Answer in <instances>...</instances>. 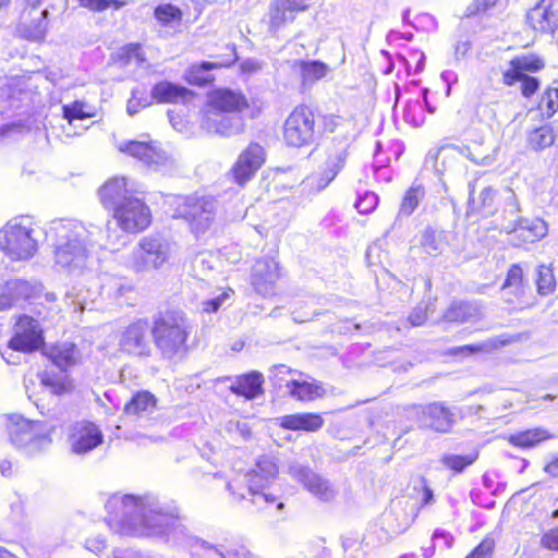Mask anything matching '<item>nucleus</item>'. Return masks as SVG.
<instances>
[{"label": "nucleus", "instance_id": "nucleus-3", "mask_svg": "<svg viewBox=\"0 0 558 558\" xmlns=\"http://www.w3.org/2000/svg\"><path fill=\"white\" fill-rule=\"evenodd\" d=\"M279 472L275 459L260 457L254 469L227 481L226 487L235 501H248L260 512L281 513L286 507L279 497L268 492Z\"/></svg>", "mask_w": 558, "mask_h": 558}, {"label": "nucleus", "instance_id": "nucleus-34", "mask_svg": "<svg viewBox=\"0 0 558 558\" xmlns=\"http://www.w3.org/2000/svg\"><path fill=\"white\" fill-rule=\"evenodd\" d=\"M154 17L161 27L177 29L182 23L183 12L172 3H161L155 8Z\"/></svg>", "mask_w": 558, "mask_h": 558}, {"label": "nucleus", "instance_id": "nucleus-12", "mask_svg": "<svg viewBox=\"0 0 558 558\" xmlns=\"http://www.w3.org/2000/svg\"><path fill=\"white\" fill-rule=\"evenodd\" d=\"M422 424L437 433H448L456 423L458 413L477 414L482 410V405L466 407L458 409L457 407H448L444 402H432L425 407H421Z\"/></svg>", "mask_w": 558, "mask_h": 558}, {"label": "nucleus", "instance_id": "nucleus-50", "mask_svg": "<svg viewBox=\"0 0 558 558\" xmlns=\"http://www.w3.org/2000/svg\"><path fill=\"white\" fill-rule=\"evenodd\" d=\"M537 292L541 295H548L554 292L556 280L553 269L549 266L541 265L536 277Z\"/></svg>", "mask_w": 558, "mask_h": 558}, {"label": "nucleus", "instance_id": "nucleus-1", "mask_svg": "<svg viewBox=\"0 0 558 558\" xmlns=\"http://www.w3.org/2000/svg\"><path fill=\"white\" fill-rule=\"evenodd\" d=\"M105 507L108 525L122 535L159 538L171 546L214 549L221 558H241L246 554L243 546L211 545L190 534L177 505L161 501L153 494H113Z\"/></svg>", "mask_w": 558, "mask_h": 558}, {"label": "nucleus", "instance_id": "nucleus-28", "mask_svg": "<svg viewBox=\"0 0 558 558\" xmlns=\"http://www.w3.org/2000/svg\"><path fill=\"white\" fill-rule=\"evenodd\" d=\"M156 408V397L147 390H142L134 393L131 400L125 403L124 413L136 417H145L153 414Z\"/></svg>", "mask_w": 558, "mask_h": 558}, {"label": "nucleus", "instance_id": "nucleus-21", "mask_svg": "<svg viewBox=\"0 0 558 558\" xmlns=\"http://www.w3.org/2000/svg\"><path fill=\"white\" fill-rule=\"evenodd\" d=\"M279 277V264L276 258L262 257L253 265L251 282L258 294L270 296L275 294L276 283Z\"/></svg>", "mask_w": 558, "mask_h": 558}, {"label": "nucleus", "instance_id": "nucleus-46", "mask_svg": "<svg viewBox=\"0 0 558 558\" xmlns=\"http://www.w3.org/2000/svg\"><path fill=\"white\" fill-rule=\"evenodd\" d=\"M477 459V453H469L465 456L445 453L440 458V463L456 473H461L465 468L473 464Z\"/></svg>", "mask_w": 558, "mask_h": 558}, {"label": "nucleus", "instance_id": "nucleus-44", "mask_svg": "<svg viewBox=\"0 0 558 558\" xmlns=\"http://www.w3.org/2000/svg\"><path fill=\"white\" fill-rule=\"evenodd\" d=\"M153 101H155L153 90L148 93L146 87L137 86L132 89L131 98L128 100L126 111L130 116H134L141 109L149 107Z\"/></svg>", "mask_w": 558, "mask_h": 558}, {"label": "nucleus", "instance_id": "nucleus-26", "mask_svg": "<svg viewBox=\"0 0 558 558\" xmlns=\"http://www.w3.org/2000/svg\"><path fill=\"white\" fill-rule=\"evenodd\" d=\"M134 291L132 280L114 275H102L100 278V295L108 300L126 298Z\"/></svg>", "mask_w": 558, "mask_h": 558}, {"label": "nucleus", "instance_id": "nucleus-62", "mask_svg": "<svg viewBox=\"0 0 558 558\" xmlns=\"http://www.w3.org/2000/svg\"><path fill=\"white\" fill-rule=\"evenodd\" d=\"M427 318V306L418 305L409 315V322L412 326H422Z\"/></svg>", "mask_w": 558, "mask_h": 558}, {"label": "nucleus", "instance_id": "nucleus-4", "mask_svg": "<svg viewBox=\"0 0 558 558\" xmlns=\"http://www.w3.org/2000/svg\"><path fill=\"white\" fill-rule=\"evenodd\" d=\"M98 194L102 206L124 233L142 232L149 227L150 208L129 189L124 177L109 179Z\"/></svg>", "mask_w": 558, "mask_h": 558}, {"label": "nucleus", "instance_id": "nucleus-17", "mask_svg": "<svg viewBox=\"0 0 558 558\" xmlns=\"http://www.w3.org/2000/svg\"><path fill=\"white\" fill-rule=\"evenodd\" d=\"M266 160V151L258 143H250L241 151L230 172L235 183L244 185L262 168Z\"/></svg>", "mask_w": 558, "mask_h": 558}, {"label": "nucleus", "instance_id": "nucleus-7", "mask_svg": "<svg viewBox=\"0 0 558 558\" xmlns=\"http://www.w3.org/2000/svg\"><path fill=\"white\" fill-rule=\"evenodd\" d=\"M54 426L46 421L27 420L19 414L9 416L8 435L12 446L27 457L46 452L52 444Z\"/></svg>", "mask_w": 558, "mask_h": 558}, {"label": "nucleus", "instance_id": "nucleus-45", "mask_svg": "<svg viewBox=\"0 0 558 558\" xmlns=\"http://www.w3.org/2000/svg\"><path fill=\"white\" fill-rule=\"evenodd\" d=\"M439 153L446 157H456L457 155H460L475 163H485L489 158L487 154L477 149L472 150L469 146L448 145L442 147Z\"/></svg>", "mask_w": 558, "mask_h": 558}, {"label": "nucleus", "instance_id": "nucleus-51", "mask_svg": "<svg viewBox=\"0 0 558 558\" xmlns=\"http://www.w3.org/2000/svg\"><path fill=\"white\" fill-rule=\"evenodd\" d=\"M421 245L428 255H438L445 247V242L440 233L433 229H426L421 239Z\"/></svg>", "mask_w": 558, "mask_h": 558}, {"label": "nucleus", "instance_id": "nucleus-29", "mask_svg": "<svg viewBox=\"0 0 558 558\" xmlns=\"http://www.w3.org/2000/svg\"><path fill=\"white\" fill-rule=\"evenodd\" d=\"M264 377L258 372H251L248 374L236 377L234 383L230 386L233 393L245 397L251 400L262 393V385Z\"/></svg>", "mask_w": 558, "mask_h": 558}, {"label": "nucleus", "instance_id": "nucleus-9", "mask_svg": "<svg viewBox=\"0 0 558 558\" xmlns=\"http://www.w3.org/2000/svg\"><path fill=\"white\" fill-rule=\"evenodd\" d=\"M173 217L189 221L191 230L196 234H204L214 226L219 205L214 197L208 196H173Z\"/></svg>", "mask_w": 558, "mask_h": 558}, {"label": "nucleus", "instance_id": "nucleus-38", "mask_svg": "<svg viewBox=\"0 0 558 558\" xmlns=\"http://www.w3.org/2000/svg\"><path fill=\"white\" fill-rule=\"evenodd\" d=\"M527 22L533 29L542 33H553L557 27L556 23H551L549 12L541 1L527 13Z\"/></svg>", "mask_w": 558, "mask_h": 558}, {"label": "nucleus", "instance_id": "nucleus-14", "mask_svg": "<svg viewBox=\"0 0 558 558\" xmlns=\"http://www.w3.org/2000/svg\"><path fill=\"white\" fill-rule=\"evenodd\" d=\"M288 472L294 481L301 483L316 499L328 502L336 498L337 489L330 481L315 473L307 465L294 462L289 465Z\"/></svg>", "mask_w": 558, "mask_h": 558}, {"label": "nucleus", "instance_id": "nucleus-22", "mask_svg": "<svg viewBox=\"0 0 558 558\" xmlns=\"http://www.w3.org/2000/svg\"><path fill=\"white\" fill-rule=\"evenodd\" d=\"M347 154L344 149L328 156L325 167L307 177L303 181L304 190L310 193H319L325 190L344 167Z\"/></svg>", "mask_w": 558, "mask_h": 558}, {"label": "nucleus", "instance_id": "nucleus-36", "mask_svg": "<svg viewBox=\"0 0 558 558\" xmlns=\"http://www.w3.org/2000/svg\"><path fill=\"white\" fill-rule=\"evenodd\" d=\"M12 289L17 304L22 301H33L44 293V286L37 280L12 279Z\"/></svg>", "mask_w": 558, "mask_h": 558}, {"label": "nucleus", "instance_id": "nucleus-27", "mask_svg": "<svg viewBox=\"0 0 558 558\" xmlns=\"http://www.w3.org/2000/svg\"><path fill=\"white\" fill-rule=\"evenodd\" d=\"M280 426L291 430L317 432L324 426V418L316 413H296L280 417Z\"/></svg>", "mask_w": 558, "mask_h": 558}, {"label": "nucleus", "instance_id": "nucleus-8", "mask_svg": "<svg viewBox=\"0 0 558 558\" xmlns=\"http://www.w3.org/2000/svg\"><path fill=\"white\" fill-rule=\"evenodd\" d=\"M173 244L160 234L143 236L129 254L125 266L142 275L161 269L171 258Z\"/></svg>", "mask_w": 558, "mask_h": 558}, {"label": "nucleus", "instance_id": "nucleus-24", "mask_svg": "<svg viewBox=\"0 0 558 558\" xmlns=\"http://www.w3.org/2000/svg\"><path fill=\"white\" fill-rule=\"evenodd\" d=\"M502 228L507 233H514L518 239L530 243L543 239L548 232L547 223L539 218H519Z\"/></svg>", "mask_w": 558, "mask_h": 558}, {"label": "nucleus", "instance_id": "nucleus-47", "mask_svg": "<svg viewBox=\"0 0 558 558\" xmlns=\"http://www.w3.org/2000/svg\"><path fill=\"white\" fill-rule=\"evenodd\" d=\"M496 191L492 187H485L481 191L478 199L473 194L470 196L473 209L481 211L484 216L493 215L495 211Z\"/></svg>", "mask_w": 558, "mask_h": 558}, {"label": "nucleus", "instance_id": "nucleus-18", "mask_svg": "<svg viewBox=\"0 0 558 558\" xmlns=\"http://www.w3.org/2000/svg\"><path fill=\"white\" fill-rule=\"evenodd\" d=\"M118 148L151 167L158 168L172 163L171 156L156 142L128 141L120 143Z\"/></svg>", "mask_w": 558, "mask_h": 558}, {"label": "nucleus", "instance_id": "nucleus-10", "mask_svg": "<svg viewBox=\"0 0 558 558\" xmlns=\"http://www.w3.org/2000/svg\"><path fill=\"white\" fill-rule=\"evenodd\" d=\"M545 68V60L535 53H523L512 58L501 70V81L506 86L521 83V94L525 98L532 97L539 88V80L531 74Z\"/></svg>", "mask_w": 558, "mask_h": 558}, {"label": "nucleus", "instance_id": "nucleus-57", "mask_svg": "<svg viewBox=\"0 0 558 558\" xmlns=\"http://www.w3.org/2000/svg\"><path fill=\"white\" fill-rule=\"evenodd\" d=\"M378 196L374 192H365L355 202V208L360 214H369L378 205Z\"/></svg>", "mask_w": 558, "mask_h": 558}, {"label": "nucleus", "instance_id": "nucleus-48", "mask_svg": "<svg viewBox=\"0 0 558 558\" xmlns=\"http://www.w3.org/2000/svg\"><path fill=\"white\" fill-rule=\"evenodd\" d=\"M63 117L71 124L74 120H84L94 117L93 108L81 100H75L71 104L63 105Z\"/></svg>", "mask_w": 558, "mask_h": 558}, {"label": "nucleus", "instance_id": "nucleus-15", "mask_svg": "<svg viewBox=\"0 0 558 558\" xmlns=\"http://www.w3.org/2000/svg\"><path fill=\"white\" fill-rule=\"evenodd\" d=\"M44 343V330L39 322L32 316H19L9 341V348L14 351L29 353L38 350Z\"/></svg>", "mask_w": 558, "mask_h": 558}, {"label": "nucleus", "instance_id": "nucleus-59", "mask_svg": "<svg viewBox=\"0 0 558 558\" xmlns=\"http://www.w3.org/2000/svg\"><path fill=\"white\" fill-rule=\"evenodd\" d=\"M495 547L492 537H485L465 558H490Z\"/></svg>", "mask_w": 558, "mask_h": 558}, {"label": "nucleus", "instance_id": "nucleus-55", "mask_svg": "<svg viewBox=\"0 0 558 558\" xmlns=\"http://www.w3.org/2000/svg\"><path fill=\"white\" fill-rule=\"evenodd\" d=\"M40 385L52 395H61L65 390L64 383L60 376L41 372L37 375Z\"/></svg>", "mask_w": 558, "mask_h": 558}, {"label": "nucleus", "instance_id": "nucleus-6", "mask_svg": "<svg viewBox=\"0 0 558 558\" xmlns=\"http://www.w3.org/2000/svg\"><path fill=\"white\" fill-rule=\"evenodd\" d=\"M192 325L182 311H167L154 319L151 336L163 359L172 360L187 352Z\"/></svg>", "mask_w": 558, "mask_h": 558}, {"label": "nucleus", "instance_id": "nucleus-58", "mask_svg": "<svg viewBox=\"0 0 558 558\" xmlns=\"http://www.w3.org/2000/svg\"><path fill=\"white\" fill-rule=\"evenodd\" d=\"M17 305L11 280L0 284V311H7Z\"/></svg>", "mask_w": 558, "mask_h": 558}, {"label": "nucleus", "instance_id": "nucleus-53", "mask_svg": "<svg viewBox=\"0 0 558 558\" xmlns=\"http://www.w3.org/2000/svg\"><path fill=\"white\" fill-rule=\"evenodd\" d=\"M558 109V87L549 86L543 93L538 102L542 116L550 118Z\"/></svg>", "mask_w": 558, "mask_h": 558}, {"label": "nucleus", "instance_id": "nucleus-30", "mask_svg": "<svg viewBox=\"0 0 558 558\" xmlns=\"http://www.w3.org/2000/svg\"><path fill=\"white\" fill-rule=\"evenodd\" d=\"M153 98L157 102H178L185 100L192 93L187 88L178 84L162 81L155 84L151 88Z\"/></svg>", "mask_w": 558, "mask_h": 558}, {"label": "nucleus", "instance_id": "nucleus-56", "mask_svg": "<svg viewBox=\"0 0 558 558\" xmlns=\"http://www.w3.org/2000/svg\"><path fill=\"white\" fill-rule=\"evenodd\" d=\"M233 291L231 289L222 290L217 296L202 302V311L205 313L217 312L228 300Z\"/></svg>", "mask_w": 558, "mask_h": 558}, {"label": "nucleus", "instance_id": "nucleus-13", "mask_svg": "<svg viewBox=\"0 0 558 558\" xmlns=\"http://www.w3.org/2000/svg\"><path fill=\"white\" fill-rule=\"evenodd\" d=\"M150 335L151 327L148 320L137 319L120 332L119 349L128 355L147 357L151 353Z\"/></svg>", "mask_w": 558, "mask_h": 558}, {"label": "nucleus", "instance_id": "nucleus-42", "mask_svg": "<svg viewBox=\"0 0 558 558\" xmlns=\"http://www.w3.org/2000/svg\"><path fill=\"white\" fill-rule=\"evenodd\" d=\"M501 293L507 303L512 304L519 308H524L532 305L530 298L531 291L526 283L513 286L511 289L501 288Z\"/></svg>", "mask_w": 558, "mask_h": 558}, {"label": "nucleus", "instance_id": "nucleus-19", "mask_svg": "<svg viewBox=\"0 0 558 558\" xmlns=\"http://www.w3.org/2000/svg\"><path fill=\"white\" fill-rule=\"evenodd\" d=\"M201 125L208 133L230 137L244 131V119L238 113L204 110Z\"/></svg>", "mask_w": 558, "mask_h": 558}, {"label": "nucleus", "instance_id": "nucleus-49", "mask_svg": "<svg viewBox=\"0 0 558 558\" xmlns=\"http://www.w3.org/2000/svg\"><path fill=\"white\" fill-rule=\"evenodd\" d=\"M529 145L535 149L541 150L546 147H549L554 144L555 137L553 131L549 126H541L533 130L529 134Z\"/></svg>", "mask_w": 558, "mask_h": 558}, {"label": "nucleus", "instance_id": "nucleus-61", "mask_svg": "<svg viewBox=\"0 0 558 558\" xmlns=\"http://www.w3.org/2000/svg\"><path fill=\"white\" fill-rule=\"evenodd\" d=\"M495 347L493 341L483 342L480 344H466L454 349V353L474 354L478 352L489 351Z\"/></svg>", "mask_w": 558, "mask_h": 558}, {"label": "nucleus", "instance_id": "nucleus-60", "mask_svg": "<svg viewBox=\"0 0 558 558\" xmlns=\"http://www.w3.org/2000/svg\"><path fill=\"white\" fill-rule=\"evenodd\" d=\"M520 284H525L523 270L519 265H512L508 270L507 278L501 288L511 289V287Z\"/></svg>", "mask_w": 558, "mask_h": 558}, {"label": "nucleus", "instance_id": "nucleus-35", "mask_svg": "<svg viewBox=\"0 0 558 558\" xmlns=\"http://www.w3.org/2000/svg\"><path fill=\"white\" fill-rule=\"evenodd\" d=\"M49 357L61 369L74 365L80 359V351L73 343H61L51 348Z\"/></svg>", "mask_w": 558, "mask_h": 558}, {"label": "nucleus", "instance_id": "nucleus-23", "mask_svg": "<svg viewBox=\"0 0 558 558\" xmlns=\"http://www.w3.org/2000/svg\"><path fill=\"white\" fill-rule=\"evenodd\" d=\"M307 0H275L269 10V31L276 34L295 19V13L307 9Z\"/></svg>", "mask_w": 558, "mask_h": 558}, {"label": "nucleus", "instance_id": "nucleus-33", "mask_svg": "<svg viewBox=\"0 0 558 558\" xmlns=\"http://www.w3.org/2000/svg\"><path fill=\"white\" fill-rule=\"evenodd\" d=\"M299 72L304 86L313 85L329 73V65L318 60H302L298 62Z\"/></svg>", "mask_w": 558, "mask_h": 558}, {"label": "nucleus", "instance_id": "nucleus-64", "mask_svg": "<svg viewBox=\"0 0 558 558\" xmlns=\"http://www.w3.org/2000/svg\"><path fill=\"white\" fill-rule=\"evenodd\" d=\"M85 546L89 551L100 554L105 550L107 544L106 539L102 536L98 535L86 539Z\"/></svg>", "mask_w": 558, "mask_h": 558}, {"label": "nucleus", "instance_id": "nucleus-40", "mask_svg": "<svg viewBox=\"0 0 558 558\" xmlns=\"http://www.w3.org/2000/svg\"><path fill=\"white\" fill-rule=\"evenodd\" d=\"M548 438H550V435L547 430L534 428L511 435L510 442L517 447L532 448Z\"/></svg>", "mask_w": 558, "mask_h": 558}, {"label": "nucleus", "instance_id": "nucleus-11", "mask_svg": "<svg viewBox=\"0 0 558 558\" xmlns=\"http://www.w3.org/2000/svg\"><path fill=\"white\" fill-rule=\"evenodd\" d=\"M319 130L314 111L307 106L295 107L283 124V141L290 147L301 148L316 142Z\"/></svg>", "mask_w": 558, "mask_h": 558}, {"label": "nucleus", "instance_id": "nucleus-25", "mask_svg": "<svg viewBox=\"0 0 558 558\" xmlns=\"http://www.w3.org/2000/svg\"><path fill=\"white\" fill-rule=\"evenodd\" d=\"M247 106L246 98L241 93L221 89L211 95L205 110L240 114Z\"/></svg>", "mask_w": 558, "mask_h": 558}, {"label": "nucleus", "instance_id": "nucleus-31", "mask_svg": "<svg viewBox=\"0 0 558 558\" xmlns=\"http://www.w3.org/2000/svg\"><path fill=\"white\" fill-rule=\"evenodd\" d=\"M442 317L452 323L475 320L481 317V308L475 302H453Z\"/></svg>", "mask_w": 558, "mask_h": 558}, {"label": "nucleus", "instance_id": "nucleus-2", "mask_svg": "<svg viewBox=\"0 0 558 558\" xmlns=\"http://www.w3.org/2000/svg\"><path fill=\"white\" fill-rule=\"evenodd\" d=\"M44 234L52 250L54 269L71 277H82L93 270V252L96 246L116 250L125 243V236L109 226L102 243L99 227L87 226L75 219L53 220L44 230Z\"/></svg>", "mask_w": 558, "mask_h": 558}, {"label": "nucleus", "instance_id": "nucleus-32", "mask_svg": "<svg viewBox=\"0 0 558 558\" xmlns=\"http://www.w3.org/2000/svg\"><path fill=\"white\" fill-rule=\"evenodd\" d=\"M231 62L228 63H218V62H208L202 61L199 63H195L189 68L185 73V80L196 86H205L214 81V75L211 74V70L218 69L221 66H229Z\"/></svg>", "mask_w": 558, "mask_h": 558}, {"label": "nucleus", "instance_id": "nucleus-43", "mask_svg": "<svg viewBox=\"0 0 558 558\" xmlns=\"http://www.w3.org/2000/svg\"><path fill=\"white\" fill-rule=\"evenodd\" d=\"M118 60L123 65L134 64L138 68H146L147 61L138 44H129L117 52Z\"/></svg>", "mask_w": 558, "mask_h": 558}, {"label": "nucleus", "instance_id": "nucleus-63", "mask_svg": "<svg viewBox=\"0 0 558 558\" xmlns=\"http://www.w3.org/2000/svg\"><path fill=\"white\" fill-rule=\"evenodd\" d=\"M542 545L550 550H558V529H553L542 536Z\"/></svg>", "mask_w": 558, "mask_h": 558}, {"label": "nucleus", "instance_id": "nucleus-54", "mask_svg": "<svg viewBox=\"0 0 558 558\" xmlns=\"http://www.w3.org/2000/svg\"><path fill=\"white\" fill-rule=\"evenodd\" d=\"M225 430L234 440H247L252 436L251 426L246 421L230 420L226 423Z\"/></svg>", "mask_w": 558, "mask_h": 558}, {"label": "nucleus", "instance_id": "nucleus-20", "mask_svg": "<svg viewBox=\"0 0 558 558\" xmlns=\"http://www.w3.org/2000/svg\"><path fill=\"white\" fill-rule=\"evenodd\" d=\"M420 512L418 502L410 497L396 499L391 502L389 512L385 514L387 527L395 534L405 532Z\"/></svg>", "mask_w": 558, "mask_h": 558}, {"label": "nucleus", "instance_id": "nucleus-37", "mask_svg": "<svg viewBox=\"0 0 558 558\" xmlns=\"http://www.w3.org/2000/svg\"><path fill=\"white\" fill-rule=\"evenodd\" d=\"M289 393L300 401H311L324 393V389L305 380H291L287 384Z\"/></svg>", "mask_w": 558, "mask_h": 558}, {"label": "nucleus", "instance_id": "nucleus-41", "mask_svg": "<svg viewBox=\"0 0 558 558\" xmlns=\"http://www.w3.org/2000/svg\"><path fill=\"white\" fill-rule=\"evenodd\" d=\"M48 10H43L31 23L23 25L22 33L24 37L34 41L43 40L48 31Z\"/></svg>", "mask_w": 558, "mask_h": 558}, {"label": "nucleus", "instance_id": "nucleus-39", "mask_svg": "<svg viewBox=\"0 0 558 558\" xmlns=\"http://www.w3.org/2000/svg\"><path fill=\"white\" fill-rule=\"evenodd\" d=\"M424 197V186L416 183L412 184L404 193L398 215L409 217L417 208V206L420 205Z\"/></svg>", "mask_w": 558, "mask_h": 558}, {"label": "nucleus", "instance_id": "nucleus-52", "mask_svg": "<svg viewBox=\"0 0 558 558\" xmlns=\"http://www.w3.org/2000/svg\"><path fill=\"white\" fill-rule=\"evenodd\" d=\"M403 120L414 126H421L425 121L422 102L418 99L407 101L403 108Z\"/></svg>", "mask_w": 558, "mask_h": 558}, {"label": "nucleus", "instance_id": "nucleus-5", "mask_svg": "<svg viewBox=\"0 0 558 558\" xmlns=\"http://www.w3.org/2000/svg\"><path fill=\"white\" fill-rule=\"evenodd\" d=\"M44 230L31 216H16L0 229V255L10 262H28L38 252Z\"/></svg>", "mask_w": 558, "mask_h": 558}, {"label": "nucleus", "instance_id": "nucleus-16", "mask_svg": "<svg viewBox=\"0 0 558 558\" xmlns=\"http://www.w3.org/2000/svg\"><path fill=\"white\" fill-rule=\"evenodd\" d=\"M66 441L72 453L83 456L104 441L99 426L90 421H77L68 427Z\"/></svg>", "mask_w": 558, "mask_h": 558}]
</instances>
